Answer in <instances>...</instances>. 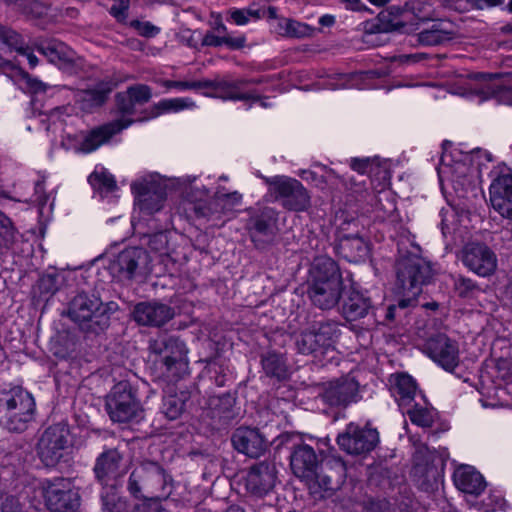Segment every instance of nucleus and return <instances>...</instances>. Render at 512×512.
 <instances>
[{"label": "nucleus", "mask_w": 512, "mask_h": 512, "mask_svg": "<svg viewBox=\"0 0 512 512\" xmlns=\"http://www.w3.org/2000/svg\"><path fill=\"white\" fill-rule=\"evenodd\" d=\"M396 289L399 308L416 306L423 287L430 284L435 271L432 264L419 255L399 251L395 262Z\"/></svg>", "instance_id": "obj_1"}, {"label": "nucleus", "mask_w": 512, "mask_h": 512, "mask_svg": "<svg viewBox=\"0 0 512 512\" xmlns=\"http://www.w3.org/2000/svg\"><path fill=\"white\" fill-rule=\"evenodd\" d=\"M343 279L338 264L330 257H316L309 269L307 296L321 309L336 307L343 293Z\"/></svg>", "instance_id": "obj_2"}, {"label": "nucleus", "mask_w": 512, "mask_h": 512, "mask_svg": "<svg viewBox=\"0 0 512 512\" xmlns=\"http://www.w3.org/2000/svg\"><path fill=\"white\" fill-rule=\"evenodd\" d=\"M127 490L135 498L160 503L171 495L173 479L159 463L146 461L131 472Z\"/></svg>", "instance_id": "obj_3"}, {"label": "nucleus", "mask_w": 512, "mask_h": 512, "mask_svg": "<svg viewBox=\"0 0 512 512\" xmlns=\"http://www.w3.org/2000/svg\"><path fill=\"white\" fill-rule=\"evenodd\" d=\"M149 349L155 355V365L162 376L177 380L188 373V350L179 338L159 336L150 341Z\"/></svg>", "instance_id": "obj_4"}, {"label": "nucleus", "mask_w": 512, "mask_h": 512, "mask_svg": "<svg viewBox=\"0 0 512 512\" xmlns=\"http://www.w3.org/2000/svg\"><path fill=\"white\" fill-rule=\"evenodd\" d=\"M110 304H104L95 295L77 294L70 302L68 315L82 330L98 334L110 324Z\"/></svg>", "instance_id": "obj_5"}, {"label": "nucleus", "mask_w": 512, "mask_h": 512, "mask_svg": "<svg viewBox=\"0 0 512 512\" xmlns=\"http://www.w3.org/2000/svg\"><path fill=\"white\" fill-rule=\"evenodd\" d=\"M264 180L268 185L267 197L279 202L284 209L306 212L311 207V195L299 180L285 175L266 177Z\"/></svg>", "instance_id": "obj_6"}, {"label": "nucleus", "mask_w": 512, "mask_h": 512, "mask_svg": "<svg viewBox=\"0 0 512 512\" xmlns=\"http://www.w3.org/2000/svg\"><path fill=\"white\" fill-rule=\"evenodd\" d=\"M1 402L6 408L5 426L12 432H24L35 417L33 396L20 386L3 393Z\"/></svg>", "instance_id": "obj_7"}, {"label": "nucleus", "mask_w": 512, "mask_h": 512, "mask_svg": "<svg viewBox=\"0 0 512 512\" xmlns=\"http://www.w3.org/2000/svg\"><path fill=\"white\" fill-rule=\"evenodd\" d=\"M105 409L113 422L127 423L141 417L140 401L132 386L121 381L113 386L106 396Z\"/></svg>", "instance_id": "obj_8"}, {"label": "nucleus", "mask_w": 512, "mask_h": 512, "mask_svg": "<svg viewBox=\"0 0 512 512\" xmlns=\"http://www.w3.org/2000/svg\"><path fill=\"white\" fill-rule=\"evenodd\" d=\"M69 428L64 423L47 427L37 443V455L46 467H56L68 454Z\"/></svg>", "instance_id": "obj_9"}, {"label": "nucleus", "mask_w": 512, "mask_h": 512, "mask_svg": "<svg viewBox=\"0 0 512 512\" xmlns=\"http://www.w3.org/2000/svg\"><path fill=\"white\" fill-rule=\"evenodd\" d=\"M43 494L51 512H76L80 506L78 489L69 478H54L43 482Z\"/></svg>", "instance_id": "obj_10"}, {"label": "nucleus", "mask_w": 512, "mask_h": 512, "mask_svg": "<svg viewBox=\"0 0 512 512\" xmlns=\"http://www.w3.org/2000/svg\"><path fill=\"white\" fill-rule=\"evenodd\" d=\"M379 442L378 431L371 427H361L349 423L337 437L339 447L348 454L362 455L371 452Z\"/></svg>", "instance_id": "obj_11"}, {"label": "nucleus", "mask_w": 512, "mask_h": 512, "mask_svg": "<svg viewBox=\"0 0 512 512\" xmlns=\"http://www.w3.org/2000/svg\"><path fill=\"white\" fill-rule=\"evenodd\" d=\"M149 253L139 247H130L121 251L113 261L110 268L113 274L120 279H132L138 274L151 271Z\"/></svg>", "instance_id": "obj_12"}, {"label": "nucleus", "mask_w": 512, "mask_h": 512, "mask_svg": "<svg viewBox=\"0 0 512 512\" xmlns=\"http://www.w3.org/2000/svg\"><path fill=\"white\" fill-rule=\"evenodd\" d=\"M465 267L481 277L492 275L497 268L496 254L484 243H467L461 251Z\"/></svg>", "instance_id": "obj_13"}, {"label": "nucleus", "mask_w": 512, "mask_h": 512, "mask_svg": "<svg viewBox=\"0 0 512 512\" xmlns=\"http://www.w3.org/2000/svg\"><path fill=\"white\" fill-rule=\"evenodd\" d=\"M425 352L447 371H453L459 364L458 345L445 334H437L429 338L425 344Z\"/></svg>", "instance_id": "obj_14"}, {"label": "nucleus", "mask_w": 512, "mask_h": 512, "mask_svg": "<svg viewBox=\"0 0 512 512\" xmlns=\"http://www.w3.org/2000/svg\"><path fill=\"white\" fill-rule=\"evenodd\" d=\"M278 213L271 207H262L255 210L247 223L252 241L257 247L270 240L275 233Z\"/></svg>", "instance_id": "obj_15"}, {"label": "nucleus", "mask_w": 512, "mask_h": 512, "mask_svg": "<svg viewBox=\"0 0 512 512\" xmlns=\"http://www.w3.org/2000/svg\"><path fill=\"white\" fill-rule=\"evenodd\" d=\"M346 476V465L340 458L327 461L321 466L320 472L315 471V478H312L307 484L310 488L318 486L324 492H333L338 489H346L344 484Z\"/></svg>", "instance_id": "obj_16"}, {"label": "nucleus", "mask_w": 512, "mask_h": 512, "mask_svg": "<svg viewBox=\"0 0 512 512\" xmlns=\"http://www.w3.org/2000/svg\"><path fill=\"white\" fill-rule=\"evenodd\" d=\"M37 51L44 55L49 62L57 65L67 73H75L79 67L76 53L65 43L56 40H44L37 45Z\"/></svg>", "instance_id": "obj_17"}, {"label": "nucleus", "mask_w": 512, "mask_h": 512, "mask_svg": "<svg viewBox=\"0 0 512 512\" xmlns=\"http://www.w3.org/2000/svg\"><path fill=\"white\" fill-rule=\"evenodd\" d=\"M133 319L142 326L161 327L174 318V309L158 301L140 302L134 306Z\"/></svg>", "instance_id": "obj_18"}, {"label": "nucleus", "mask_w": 512, "mask_h": 512, "mask_svg": "<svg viewBox=\"0 0 512 512\" xmlns=\"http://www.w3.org/2000/svg\"><path fill=\"white\" fill-rule=\"evenodd\" d=\"M359 384L354 377L346 375L330 381L323 392V399L331 406H347L359 398Z\"/></svg>", "instance_id": "obj_19"}, {"label": "nucleus", "mask_w": 512, "mask_h": 512, "mask_svg": "<svg viewBox=\"0 0 512 512\" xmlns=\"http://www.w3.org/2000/svg\"><path fill=\"white\" fill-rule=\"evenodd\" d=\"M208 195V190L203 188L194 192L192 189L186 192L185 196V212H193L197 218H205L208 221L220 220L224 215L220 202L214 196L210 200H202Z\"/></svg>", "instance_id": "obj_20"}, {"label": "nucleus", "mask_w": 512, "mask_h": 512, "mask_svg": "<svg viewBox=\"0 0 512 512\" xmlns=\"http://www.w3.org/2000/svg\"><path fill=\"white\" fill-rule=\"evenodd\" d=\"M492 208L503 218L512 221V174L495 178L489 188Z\"/></svg>", "instance_id": "obj_21"}, {"label": "nucleus", "mask_w": 512, "mask_h": 512, "mask_svg": "<svg viewBox=\"0 0 512 512\" xmlns=\"http://www.w3.org/2000/svg\"><path fill=\"white\" fill-rule=\"evenodd\" d=\"M233 447L251 458L261 456L267 449V441L256 428L239 427L231 437Z\"/></svg>", "instance_id": "obj_22"}, {"label": "nucleus", "mask_w": 512, "mask_h": 512, "mask_svg": "<svg viewBox=\"0 0 512 512\" xmlns=\"http://www.w3.org/2000/svg\"><path fill=\"white\" fill-rule=\"evenodd\" d=\"M276 468L270 462H259L253 465L246 477L247 490L257 496L269 493L276 483Z\"/></svg>", "instance_id": "obj_23"}, {"label": "nucleus", "mask_w": 512, "mask_h": 512, "mask_svg": "<svg viewBox=\"0 0 512 512\" xmlns=\"http://www.w3.org/2000/svg\"><path fill=\"white\" fill-rule=\"evenodd\" d=\"M132 122L131 119L123 117L92 129L81 141L80 150L84 153L95 151L101 145L108 142L113 135L130 126Z\"/></svg>", "instance_id": "obj_24"}, {"label": "nucleus", "mask_w": 512, "mask_h": 512, "mask_svg": "<svg viewBox=\"0 0 512 512\" xmlns=\"http://www.w3.org/2000/svg\"><path fill=\"white\" fill-rule=\"evenodd\" d=\"M319 461L314 449L308 444H299L294 447L290 455V466L294 475L310 482L315 478Z\"/></svg>", "instance_id": "obj_25"}, {"label": "nucleus", "mask_w": 512, "mask_h": 512, "mask_svg": "<svg viewBox=\"0 0 512 512\" xmlns=\"http://www.w3.org/2000/svg\"><path fill=\"white\" fill-rule=\"evenodd\" d=\"M122 460L123 455L117 447L105 449L95 461L93 471L96 479L105 485L111 480H116L120 475Z\"/></svg>", "instance_id": "obj_26"}, {"label": "nucleus", "mask_w": 512, "mask_h": 512, "mask_svg": "<svg viewBox=\"0 0 512 512\" xmlns=\"http://www.w3.org/2000/svg\"><path fill=\"white\" fill-rule=\"evenodd\" d=\"M337 241L339 255L349 262H359L368 254V245L359 234L339 233Z\"/></svg>", "instance_id": "obj_27"}, {"label": "nucleus", "mask_w": 512, "mask_h": 512, "mask_svg": "<svg viewBox=\"0 0 512 512\" xmlns=\"http://www.w3.org/2000/svg\"><path fill=\"white\" fill-rule=\"evenodd\" d=\"M455 486L462 492L479 495L485 489L483 476L473 467L463 465L457 468L453 475Z\"/></svg>", "instance_id": "obj_28"}, {"label": "nucleus", "mask_w": 512, "mask_h": 512, "mask_svg": "<svg viewBox=\"0 0 512 512\" xmlns=\"http://www.w3.org/2000/svg\"><path fill=\"white\" fill-rule=\"evenodd\" d=\"M321 167L325 171V174L318 175L314 171L304 170L301 177L306 181H311L321 190H325L327 188L336 189L339 183H341L346 189H352L354 187L355 183L352 178L339 176L333 169L326 166Z\"/></svg>", "instance_id": "obj_29"}, {"label": "nucleus", "mask_w": 512, "mask_h": 512, "mask_svg": "<svg viewBox=\"0 0 512 512\" xmlns=\"http://www.w3.org/2000/svg\"><path fill=\"white\" fill-rule=\"evenodd\" d=\"M373 309L371 300L364 293L351 290L344 300L342 312L349 321H356L366 317Z\"/></svg>", "instance_id": "obj_30"}, {"label": "nucleus", "mask_w": 512, "mask_h": 512, "mask_svg": "<svg viewBox=\"0 0 512 512\" xmlns=\"http://www.w3.org/2000/svg\"><path fill=\"white\" fill-rule=\"evenodd\" d=\"M416 390V382L410 375L400 373L392 376L391 393L401 408L405 409L412 404Z\"/></svg>", "instance_id": "obj_31"}, {"label": "nucleus", "mask_w": 512, "mask_h": 512, "mask_svg": "<svg viewBox=\"0 0 512 512\" xmlns=\"http://www.w3.org/2000/svg\"><path fill=\"white\" fill-rule=\"evenodd\" d=\"M245 83V80H217L215 92L210 95L217 98H221L223 100L232 101H247L258 99V94L255 91L242 90V86Z\"/></svg>", "instance_id": "obj_32"}, {"label": "nucleus", "mask_w": 512, "mask_h": 512, "mask_svg": "<svg viewBox=\"0 0 512 512\" xmlns=\"http://www.w3.org/2000/svg\"><path fill=\"white\" fill-rule=\"evenodd\" d=\"M117 83L112 78H106L96 84L93 89L81 93L82 108L90 110L103 105Z\"/></svg>", "instance_id": "obj_33"}, {"label": "nucleus", "mask_w": 512, "mask_h": 512, "mask_svg": "<svg viewBox=\"0 0 512 512\" xmlns=\"http://www.w3.org/2000/svg\"><path fill=\"white\" fill-rule=\"evenodd\" d=\"M274 29L278 35L286 38H310L316 33V28L286 17L279 18Z\"/></svg>", "instance_id": "obj_34"}, {"label": "nucleus", "mask_w": 512, "mask_h": 512, "mask_svg": "<svg viewBox=\"0 0 512 512\" xmlns=\"http://www.w3.org/2000/svg\"><path fill=\"white\" fill-rule=\"evenodd\" d=\"M166 200L165 189L161 186L146 185L138 195V204L141 211L153 214L162 209Z\"/></svg>", "instance_id": "obj_35"}, {"label": "nucleus", "mask_w": 512, "mask_h": 512, "mask_svg": "<svg viewBox=\"0 0 512 512\" xmlns=\"http://www.w3.org/2000/svg\"><path fill=\"white\" fill-rule=\"evenodd\" d=\"M262 369L267 377L282 381L288 378V368L284 357L276 352H268L261 358Z\"/></svg>", "instance_id": "obj_36"}, {"label": "nucleus", "mask_w": 512, "mask_h": 512, "mask_svg": "<svg viewBox=\"0 0 512 512\" xmlns=\"http://www.w3.org/2000/svg\"><path fill=\"white\" fill-rule=\"evenodd\" d=\"M453 31L447 27L444 22L434 23L429 29H425L418 34V41L422 45L436 46L441 45L453 38Z\"/></svg>", "instance_id": "obj_37"}, {"label": "nucleus", "mask_w": 512, "mask_h": 512, "mask_svg": "<svg viewBox=\"0 0 512 512\" xmlns=\"http://www.w3.org/2000/svg\"><path fill=\"white\" fill-rule=\"evenodd\" d=\"M322 349L331 347L340 335L339 323L334 320L319 322L311 328Z\"/></svg>", "instance_id": "obj_38"}, {"label": "nucleus", "mask_w": 512, "mask_h": 512, "mask_svg": "<svg viewBox=\"0 0 512 512\" xmlns=\"http://www.w3.org/2000/svg\"><path fill=\"white\" fill-rule=\"evenodd\" d=\"M190 394L187 391H180L174 394H168L163 397L162 412L169 420L179 418L185 410L186 402Z\"/></svg>", "instance_id": "obj_39"}, {"label": "nucleus", "mask_w": 512, "mask_h": 512, "mask_svg": "<svg viewBox=\"0 0 512 512\" xmlns=\"http://www.w3.org/2000/svg\"><path fill=\"white\" fill-rule=\"evenodd\" d=\"M244 44L245 38L243 36L218 35L212 31H208L201 40V45L208 47L226 46L230 49H240Z\"/></svg>", "instance_id": "obj_40"}, {"label": "nucleus", "mask_w": 512, "mask_h": 512, "mask_svg": "<svg viewBox=\"0 0 512 512\" xmlns=\"http://www.w3.org/2000/svg\"><path fill=\"white\" fill-rule=\"evenodd\" d=\"M147 246L150 252L158 255L162 261L171 256L172 249L170 247L169 233L167 231H160L148 235Z\"/></svg>", "instance_id": "obj_41"}, {"label": "nucleus", "mask_w": 512, "mask_h": 512, "mask_svg": "<svg viewBox=\"0 0 512 512\" xmlns=\"http://www.w3.org/2000/svg\"><path fill=\"white\" fill-rule=\"evenodd\" d=\"M194 107L195 103L190 98L163 99L153 106L152 117L159 116L162 113L178 112Z\"/></svg>", "instance_id": "obj_42"}, {"label": "nucleus", "mask_w": 512, "mask_h": 512, "mask_svg": "<svg viewBox=\"0 0 512 512\" xmlns=\"http://www.w3.org/2000/svg\"><path fill=\"white\" fill-rule=\"evenodd\" d=\"M402 13L404 10L395 6L380 12L378 18L382 25V31L388 33L403 28L405 23L400 19Z\"/></svg>", "instance_id": "obj_43"}, {"label": "nucleus", "mask_w": 512, "mask_h": 512, "mask_svg": "<svg viewBox=\"0 0 512 512\" xmlns=\"http://www.w3.org/2000/svg\"><path fill=\"white\" fill-rule=\"evenodd\" d=\"M411 422L420 427H431L434 422V411L419 404H410L405 408Z\"/></svg>", "instance_id": "obj_44"}, {"label": "nucleus", "mask_w": 512, "mask_h": 512, "mask_svg": "<svg viewBox=\"0 0 512 512\" xmlns=\"http://www.w3.org/2000/svg\"><path fill=\"white\" fill-rule=\"evenodd\" d=\"M220 207L225 214L231 211L234 207L239 206L242 202V194L238 191L227 192L225 187L218 186L214 193Z\"/></svg>", "instance_id": "obj_45"}, {"label": "nucleus", "mask_w": 512, "mask_h": 512, "mask_svg": "<svg viewBox=\"0 0 512 512\" xmlns=\"http://www.w3.org/2000/svg\"><path fill=\"white\" fill-rule=\"evenodd\" d=\"M88 181L95 189L98 190L112 192L116 188V181L113 175L103 168L100 171H94L89 176Z\"/></svg>", "instance_id": "obj_46"}, {"label": "nucleus", "mask_w": 512, "mask_h": 512, "mask_svg": "<svg viewBox=\"0 0 512 512\" xmlns=\"http://www.w3.org/2000/svg\"><path fill=\"white\" fill-rule=\"evenodd\" d=\"M296 347L301 354H312L322 349L312 329L303 331L296 339Z\"/></svg>", "instance_id": "obj_47"}, {"label": "nucleus", "mask_w": 512, "mask_h": 512, "mask_svg": "<svg viewBox=\"0 0 512 512\" xmlns=\"http://www.w3.org/2000/svg\"><path fill=\"white\" fill-rule=\"evenodd\" d=\"M0 41L11 50L24 53L23 40L14 30L0 26Z\"/></svg>", "instance_id": "obj_48"}, {"label": "nucleus", "mask_w": 512, "mask_h": 512, "mask_svg": "<svg viewBox=\"0 0 512 512\" xmlns=\"http://www.w3.org/2000/svg\"><path fill=\"white\" fill-rule=\"evenodd\" d=\"M404 12H411L419 20L430 18L432 5L427 1L411 0L405 4Z\"/></svg>", "instance_id": "obj_49"}, {"label": "nucleus", "mask_w": 512, "mask_h": 512, "mask_svg": "<svg viewBox=\"0 0 512 512\" xmlns=\"http://www.w3.org/2000/svg\"><path fill=\"white\" fill-rule=\"evenodd\" d=\"M127 92L131 96L136 106L146 104L152 97L151 88L144 84L132 85L127 88Z\"/></svg>", "instance_id": "obj_50"}, {"label": "nucleus", "mask_w": 512, "mask_h": 512, "mask_svg": "<svg viewBox=\"0 0 512 512\" xmlns=\"http://www.w3.org/2000/svg\"><path fill=\"white\" fill-rule=\"evenodd\" d=\"M455 290L460 297L466 298L479 291L477 284L470 278L459 276L454 282Z\"/></svg>", "instance_id": "obj_51"}, {"label": "nucleus", "mask_w": 512, "mask_h": 512, "mask_svg": "<svg viewBox=\"0 0 512 512\" xmlns=\"http://www.w3.org/2000/svg\"><path fill=\"white\" fill-rule=\"evenodd\" d=\"M14 238V228L8 217L0 212V248L7 247Z\"/></svg>", "instance_id": "obj_52"}, {"label": "nucleus", "mask_w": 512, "mask_h": 512, "mask_svg": "<svg viewBox=\"0 0 512 512\" xmlns=\"http://www.w3.org/2000/svg\"><path fill=\"white\" fill-rule=\"evenodd\" d=\"M115 101L117 111L124 116L132 115L135 112L136 104H134V101L132 100L127 90L125 92L116 94Z\"/></svg>", "instance_id": "obj_53"}, {"label": "nucleus", "mask_w": 512, "mask_h": 512, "mask_svg": "<svg viewBox=\"0 0 512 512\" xmlns=\"http://www.w3.org/2000/svg\"><path fill=\"white\" fill-rule=\"evenodd\" d=\"M103 509L107 512H124L126 501L116 494H107L102 497Z\"/></svg>", "instance_id": "obj_54"}, {"label": "nucleus", "mask_w": 512, "mask_h": 512, "mask_svg": "<svg viewBox=\"0 0 512 512\" xmlns=\"http://www.w3.org/2000/svg\"><path fill=\"white\" fill-rule=\"evenodd\" d=\"M374 160L370 158H352L350 167L361 175H368L372 172Z\"/></svg>", "instance_id": "obj_55"}, {"label": "nucleus", "mask_w": 512, "mask_h": 512, "mask_svg": "<svg viewBox=\"0 0 512 512\" xmlns=\"http://www.w3.org/2000/svg\"><path fill=\"white\" fill-rule=\"evenodd\" d=\"M131 26L135 30H137V32L141 36H144V37H154L160 32V29L150 22H142L139 20H134L131 22Z\"/></svg>", "instance_id": "obj_56"}, {"label": "nucleus", "mask_w": 512, "mask_h": 512, "mask_svg": "<svg viewBox=\"0 0 512 512\" xmlns=\"http://www.w3.org/2000/svg\"><path fill=\"white\" fill-rule=\"evenodd\" d=\"M130 0H114L113 5L110 8V14L114 16L118 21H125L128 14Z\"/></svg>", "instance_id": "obj_57"}, {"label": "nucleus", "mask_w": 512, "mask_h": 512, "mask_svg": "<svg viewBox=\"0 0 512 512\" xmlns=\"http://www.w3.org/2000/svg\"><path fill=\"white\" fill-rule=\"evenodd\" d=\"M58 278L56 275H44L39 281L41 293L54 294L58 290Z\"/></svg>", "instance_id": "obj_58"}, {"label": "nucleus", "mask_w": 512, "mask_h": 512, "mask_svg": "<svg viewBox=\"0 0 512 512\" xmlns=\"http://www.w3.org/2000/svg\"><path fill=\"white\" fill-rule=\"evenodd\" d=\"M201 33L199 30L191 31V30H184L179 34V40L181 43L185 44L186 46L190 48H198V37Z\"/></svg>", "instance_id": "obj_59"}, {"label": "nucleus", "mask_w": 512, "mask_h": 512, "mask_svg": "<svg viewBox=\"0 0 512 512\" xmlns=\"http://www.w3.org/2000/svg\"><path fill=\"white\" fill-rule=\"evenodd\" d=\"M127 512H163L159 502L145 500L143 503L134 505Z\"/></svg>", "instance_id": "obj_60"}, {"label": "nucleus", "mask_w": 512, "mask_h": 512, "mask_svg": "<svg viewBox=\"0 0 512 512\" xmlns=\"http://www.w3.org/2000/svg\"><path fill=\"white\" fill-rule=\"evenodd\" d=\"M427 480H423L419 483L422 490L426 492L433 491L438 486V473L436 469H429L427 471Z\"/></svg>", "instance_id": "obj_61"}, {"label": "nucleus", "mask_w": 512, "mask_h": 512, "mask_svg": "<svg viewBox=\"0 0 512 512\" xmlns=\"http://www.w3.org/2000/svg\"><path fill=\"white\" fill-rule=\"evenodd\" d=\"M493 95L498 102L512 106V87H499L493 90Z\"/></svg>", "instance_id": "obj_62"}, {"label": "nucleus", "mask_w": 512, "mask_h": 512, "mask_svg": "<svg viewBox=\"0 0 512 512\" xmlns=\"http://www.w3.org/2000/svg\"><path fill=\"white\" fill-rule=\"evenodd\" d=\"M489 502L487 506H489L492 510H506L508 507L507 501L499 494H491L488 497Z\"/></svg>", "instance_id": "obj_63"}, {"label": "nucleus", "mask_w": 512, "mask_h": 512, "mask_svg": "<svg viewBox=\"0 0 512 512\" xmlns=\"http://www.w3.org/2000/svg\"><path fill=\"white\" fill-rule=\"evenodd\" d=\"M2 512H22L18 499L8 497L2 504Z\"/></svg>", "instance_id": "obj_64"}]
</instances>
